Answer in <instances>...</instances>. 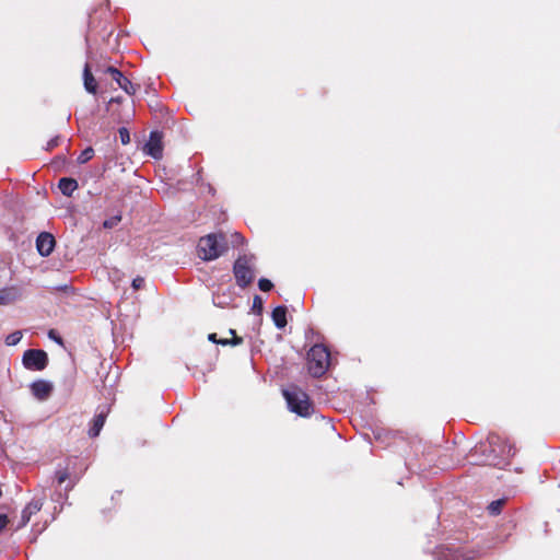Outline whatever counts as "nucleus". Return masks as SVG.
I'll list each match as a JSON object with an SVG mask.
<instances>
[{"label": "nucleus", "mask_w": 560, "mask_h": 560, "mask_svg": "<svg viewBox=\"0 0 560 560\" xmlns=\"http://www.w3.org/2000/svg\"><path fill=\"white\" fill-rule=\"evenodd\" d=\"M480 448L486 452L488 448L491 454L488 456V464L492 466H504L509 459L515 455V448L508 441L498 435H491L487 444H481Z\"/></svg>", "instance_id": "nucleus-1"}, {"label": "nucleus", "mask_w": 560, "mask_h": 560, "mask_svg": "<svg viewBox=\"0 0 560 560\" xmlns=\"http://www.w3.org/2000/svg\"><path fill=\"white\" fill-rule=\"evenodd\" d=\"M228 249L225 236L222 233H213L203 236L198 242V253L203 260H213L223 255Z\"/></svg>", "instance_id": "nucleus-2"}, {"label": "nucleus", "mask_w": 560, "mask_h": 560, "mask_svg": "<svg viewBox=\"0 0 560 560\" xmlns=\"http://www.w3.org/2000/svg\"><path fill=\"white\" fill-rule=\"evenodd\" d=\"M282 393L292 412L301 417H310L312 415L314 406L304 390L296 386H291L283 389Z\"/></svg>", "instance_id": "nucleus-3"}, {"label": "nucleus", "mask_w": 560, "mask_h": 560, "mask_svg": "<svg viewBox=\"0 0 560 560\" xmlns=\"http://www.w3.org/2000/svg\"><path fill=\"white\" fill-rule=\"evenodd\" d=\"M308 371L314 377L326 373L330 365V353L323 345H314L307 353Z\"/></svg>", "instance_id": "nucleus-4"}, {"label": "nucleus", "mask_w": 560, "mask_h": 560, "mask_svg": "<svg viewBox=\"0 0 560 560\" xmlns=\"http://www.w3.org/2000/svg\"><path fill=\"white\" fill-rule=\"evenodd\" d=\"M253 259V256L243 255L240 256L234 262L233 272L236 279V283L241 288L247 287L254 279V272L252 269Z\"/></svg>", "instance_id": "nucleus-5"}, {"label": "nucleus", "mask_w": 560, "mask_h": 560, "mask_svg": "<svg viewBox=\"0 0 560 560\" xmlns=\"http://www.w3.org/2000/svg\"><path fill=\"white\" fill-rule=\"evenodd\" d=\"M48 363L47 353L39 349L26 350L23 354V364L26 369L42 371Z\"/></svg>", "instance_id": "nucleus-6"}, {"label": "nucleus", "mask_w": 560, "mask_h": 560, "mask_svg": "<svg viewBox=\"0 0 560 560\" xmlns=\"http://www.w3.org/2000/svg\"><path fill=\"white\" fill-rule=\"evenodd\" d=\"M438 560H471L475 558L474 552H465L460 548L440 547L435 552Z\"/></svg>", "instance_id": "nucleus-7"}, {"label": "nucleus", "mask_w": 560, "mask_h": 560, "mask_svg": "<svg viewBox=\"0 0 560 560\" xmlns=\"http://www.w3.org/2000/svg\"><path fill=\"white\" fill-rule=\"evenodd\" d=\"M56 245L55 237L47 232H42L36 238V248L40 256H49Z\"/></svg>", "instance_id": "nucleus-8"}, {"label": "nucleus", "mask_w": 560, "mask_h": 560, "mask_svg": "<svg viewBox=\"0 0 560 560\" xmlns=\"http://www.w3.org/2000/svg\"><path fill=\"white\" fill-rule=\"evenodd\" d=\"M106 72L110 74L113 80H115L119 88L122 89L127 94L132 95L136 93V88L132 82L126 78L117 68L108 67Z\"/></svg>", "instance_id": "nucleus-9"}, {"label": "nucleus", "mask_w": 560, "mask_h": 560, "mask_svg": "<svg viewBox=\"0 0 560 560\" xmlns=\"http://www.w3.org/2000/svg\"><path fill=\"white\" fill-rule=\"evenodd\" d=\"M144 150L150 156L154 159H160L162 156L163 149L161 143V137L156 131L151 132L150 139L145 143Z\"/></svg>", "instance_id": "nucleus-10"}, {"label": "nucleus", "mask_w": 560, "mask_h": 560, "mask_svg": "<svg viewBox=\"0 0 560 560\" xmlns=\"http://www.w3.org/2000/svg\"><path fill=\"white\" fill-rule=\"evenodd\" d=\"M31 392L37 399L46 400L52 392V385L47 381L39 380L32 383Z\"/></svg>", "instance_id": "nucleus-11"}, {"label": "nucleus", "mask_w": 560, "mask_h": 560, "mask_svg": "<svg viewBox=\"0 0 560 560\" xmlns=\"http://www.w3.org/2000/svg\"><path fill=\"white\" fill-rule=\"evenodd\" d=\"M55 477H56L58 485H62L63 482L69 480V483L66 487V491H70L77 482L75 480L71 479L69 464H67L66 466H62L61 464H59L55 471Z\"/></svg>", "instance_id": "nucleus-12"}, {"label": "nucleus", "mask_w": 560, "mask_h": 560, "mask_svg": "<svg viewBox=\"0 0 560 560\" xmlns=\"http://www.w3.org/2000/svg\"><path fill=\"white\" fill-rule=\"evenodd\" d=\"M21 296L20 290L15 287L0 290V305H8L18 301Z\"/></svg>", "instance_id": "nucleus-13"}, {"label": "nucleus", "mask_w": 560, "mask_h": 560, "mask_svg": "<svg viewBox=\"0 0 560 560\" xmlns=\"http://www.w3.org/2000/svg\"><path fill=\"white\" fill-rule=\"evenodd\" d=\"M271 317L278 329L284 328L287 326V307L282 305L275 307Z\"/></svg>", "instance_id": "nucleus-14"}, {"label": "nucleus", "mask_w": 560, "mask_h": 560, "mask_svg": "<svg viewBox=\"0 0 560 560\" xmlns=\"http://www.w3.org/2000/svg\"><path fill=\"white\" fill-rule=\"evenodd\" d=\"M58 187L62 195L70 197L78 188V182L70 177H62L59 179Z\"/></svg>", "instance_id": "nucleus-15"}, {"label": "nucleus", "mask_w": 560, "mask_h": 560, "mask_svg": "<svg viewBox=\"0 0 560 560\" xmlns=\"http://www.w3.org/2000/svg\"><path fill=\"white\" fill-rule=\"evenodd\" d=\"M105 419H106V413L104 411H101L100 413L95 415V417L93 418V421H92V425L89 430V435L91 438L98 436L102 428L104 427Z\"/></svg>", "instance_id": "nucleus-16"}, {"label": "nucleus", "mask_w": 560, "mask_h": 560, "mask_svg": "<svg viewBox=\"0 0 560 560\" xmlns=\"http://www.w3.org/2000/svg\"><path fill=\"white\" fill-rule=\"evenodd\" d=\"M83 81H84V88L89 93L95 94L97 90V84L95 82V79L90 70L89 65H85L84 71H83Z\"/></svg>", "instance_id": "nucleus-17"}, {"label": "nucleus", "mask_w": 560, "mask_h": 560, "mask_svg": "<svg viewBox=\"0 0 560 560\" xmlns=\"http://www.w3.org/2000/svg\"><path fill=\"white\" fill-rule=\"evenodd\" d=\"M44 497L33 499L23 510L26 511V514L34 515L40 511L44 504Z\"/></svg>", "instance_id": "nucleus-18"}, {"label": "nucleus", "mask_w": 560, "mask_h": 560, "mask_svg": "<svg viewBox=\"0 0 560 560\" xmlns=\"http://www.w3.org/2000/svg\"><path fill=\"white\" fill-rule=\"evenodd\" d=\"M505 503V500L504 499H499V500H495V501H492L489 505H488V511L491 515H498L500 514L501 512V509L502 506L504 505Z\"/></svg>", "instance_id": "nucleus-19"}, {"label": "nucleus", "mask_w": 560, "mask_h": 560, "mask_svg": "<svg viewBox=\"0 0 560 560\" xmlns=\"http://www.w3.org/2000/svg\"><path fill=\"white\" fill-rule=\"evenodd\" d=\"M93 156H94L93 148L92 147H88L78 156V163L79 164H84V163L89 162Z\"/></svg>", "instance_id": "nucleus-20"}, {"label": "nucleus", "mask_w": 560, "mask_h": 560, "mask_svg": "<svg viewBox=\"0 0 560 560\" xmlns=\"http://www.w3.org/2000/svg\"><path fill=\"white\" fill-rule=\"evenodd\" d=\"M230 334H232L234 336L232 339H219L218 340V345H222V346H228V345L236 346V345L242 343L243 340H242V338L235 336V330L230 329Z\"/></svg>", "instance_id": "nucleus-21"}, {"label": "nucleus", "mask_w": 560, "mask_h": 560, "mask_svg": "<svg viewBox=\"0 0 560 560\" xmlns=\"http://www.w3.org/2000/svg\"><path fill=\"white\" fill-rule=\"evenodd\" d=\"M21 339H22L21 331H14V332H12V334L7 336L5 343L8 346H15V345H18L21 341Z\"/></svg>", "instance_id": "nucleus-22"}, {"label": "nucleus", "mask_w": 560, "mask_h": 560, "mask_svg": "<svg viewBox=\"0 0 560 560\" xmlns=\"http://www.w3.org/2000/svg\"><path fill=\"white\" fill-rule=\"evenodd\" d=\"M262 299L259 296V295H255L254 299H253V306H252V310L254 313H256L257 315H260L261 312H262Z\"/></svg>", "instance_id": "nucleus-23"}, {"label": "nucleus", "mask_w": 560, "mask_h": 560, "mask_svg": "<svg viewBox=\"0 0 560 560\" xmlns=\"http://www.w3.org/2000/svg\"><path fill=\"white\" fill-rule=\"evenodd\" d=\"M121 220V217L120 215H115V217H112L107 220L104 221L103 223V226L105 229H113L114 226H116Z\"/></svg>", "instance_id": "nucleus-24"}, {"label": "nucleus", "mask_w": 560, "mask_h": 560, "mask_svg": "<svg viewBox=\"0 0 560 560\" xmlns=\"http://www.w3.org/2000/svg\"><path fill=\"white\" fill-rule=\"evenodd\" d=\"M258 287H259V289L261 291L268 292V291H270L272 289L273 284H272V282L270 280L261 278L258 281Z\"/></svg>", "instance_id": "nucleus-25"}, {"label": "nucleus", "mask_w": 560, "mask_h": 560, "mask_svg": "<svg viewBox=\"0 0 560 560\" xmlns=\"http://www.w3.org/2000/svg\"><path fill=\"white\" fill-rule=\"evenodd\" d=\"M118 132H119L121 143L128 144L130 142V136H129V131L127 130V128L121 127V128H119Z\"/></svg>", "instance_id": "nucleus-26"}, {"label": "nucleus", "mask_w": 560, "mask_h": 560, "mask_svg": "<svg viewBox=\"0 0 560 560\" xmlns=\"http://www.w3.org/2000/svg\"><path fill=\"white\" fill-rule=\"evenodd\" d=\"M31 517L32 515L26 514V511L23 510L21 515V522L19 523L18 528L25 526L30 522Z\"/></svg>", "instance_id": "nucleus-27"}, {"label": "nucleus", "mask_w": 560, "mask_h": 560, "mask_svg": "<svg viewBox=\"0 0 560 560\" xmlns=\"http://www.w3.org/2000/svg\"><path fill=\"white\" fill-rule=\"evenodd\" d=\"M144 284V279L141 277H137L132 280V288L135 290H139Z\"/></svg>", "instance_id": "nucleus-28"}, {"label": "nucleus", "mask_w": 560, "mask_h": 560, "mask_svg": "<svg viewBox=\"0 0 560 560\" xmlns=\"http://www.w3.org/2000/svg\"><path fill=\"white\" fill-rule=\"evenodd\" d=\"M48 337H49L50 339L55 340L56 342H58L59 345H62V339H61V337H60V336H58V334H57L54 329L49 330V332H48Z\"/></svg>", "instance_id": "nucleus-29"}, {"label": "nucleus", "mask_w": 560, "mask_h": 560, "mask_svg": "<svg viewBox=\"0 0 560 560\" xmlns=\"http://www.w3.org/2000/svg\"><path fill=\"white\" fill-rule=\"evenodd\" d=\"M244 241L243 236L240 234V233H234L232 235V243L233 245H238V244H242Z\"/></svg>", "instance_id": "nucleus-30"}, {"label": "nucleus", "mask_w": 560, "mask_h": 560, "mask_svg": "<svg viewBox=\"0 0 560 560\" xmlns=\"http://www.w3.org/2000/svg\"><path fill=\"white\" fill-rule=\"evenodd\" d=\"M9 520L5 514H0V532L7 526Z\"/></svg>", "instance_id": "nucleus-31"}, {"label": "nucleus", "mask_w": 560, "mask_h": 560, "mask_svg": "<svg viewBox=\"0 0 560 560\" xmlns=\"http://www.w3.org/2000/svg\"><path fill=\"white\" fill-rule=\"evenodd\" d=\"M58 138H54L48 142V149H52L58 144Z\"/></svg>", "instance_id": "nucleus-32"}, {"label": "nucleus", "mask_w": 560, "mask_h": 560, "mask_svg": "<svg viewBox=\"0 0 560 560\" xmlns=\"http://www.w3.org/2000/svg\"><path fill=\"white\" fill-rule=\"evenodd\" d=\"M208 340L211 341V342L218 343L219 339L217 337V334H209Z\"/></svg>", "instance_id": "nucleus-33"}]
</instances>
